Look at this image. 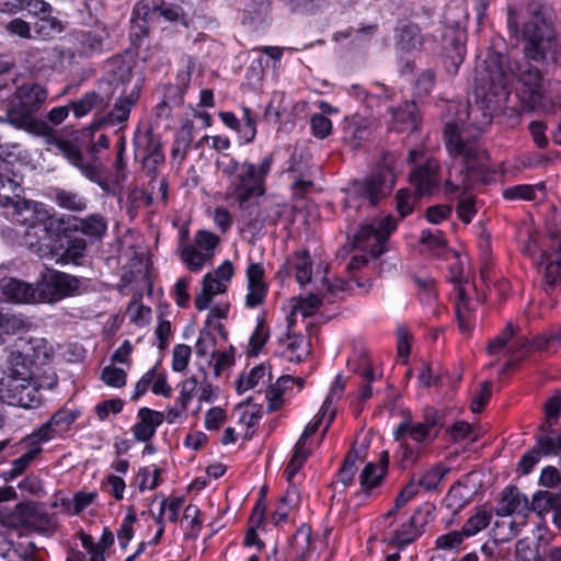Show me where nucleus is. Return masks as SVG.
Instances as JSON below:
<instances>
[{
  "label": "nucleus",
  "mask_w": 561,
  "mask_h": 561,
  "mask_svg": "<svg viewBox=\"0 0 561 561\" xmlns=\"http://www.w3.org/2000/svg\"><path fill=\"white\" fill-rule=\"evenodd\" d=\"M514 69L508 57L488 51L474 67L476 103L450 102L447 105L445 142L454 162L445 182L446 193L468 188L479 180L485 158L478 136L492 122L494 112L510 94Z\"/></svg>",
  "instance_id": "obj_1"
},
{
  "label": "nucleus",
  "mask_w": 561,
  "mask_h": 561,
  "mask_svg": "<svg viewBox=\"0 0 561 561\" xmlns=\"http://www.w3.org/2000/svg\"><path fill=\"white\" fill-rule=\"evenodd\" d=\"M47 98V90L38 83L28 82L20 85L11 98L4 121L18 129L42 137L47 150L64 156L70 164L80 170L82 175L103 190H107L102 163L98 160H84L80 149L73 142L60 138L54 127L35 116ZM2 121L0 118V122Z\"/></svg>",
  "instance_id": "obj_2"
},
{
  "label": "nucleus",
  "mask_w": 561,
  "mask_h": 561,
  "mask_svg": "<svg viewBox=\"0 0 561 561\" xmlns=\"http://www.w3.org/2000/svg\"><path fill=\"white\" fill-rule=\"evenodd\" d=\"M10 216L26 227L24 244L36 254L47 251L49 238L58 237L66 224V216H57L53 208L31 199H16Z\"/></svg>",
  "instance_id": "obj_3"
},
{
  "label": "nucleus",
  "mask_w": 561,
  "mask_h": 561,
  "mask_svg": "<svg viewBox=\"0 0 561 561\" xmlns=\"http://www.w3.org/2000/svg\"><path fill=\"white\" fill-rule=\"evenodd\" d=\"M8 364V368L0 371V401L24 409L39 407L42 396L26 358L21 353H12Z\"/></svg>",
  "instance_id": "obj_4"
},
{
  "label": "nucleus",
  "mask_w": 561,
  "mask_h": 561,
  "mask_svg": "<svg viewBox=\"0 0 561 561\" xmlns=\"http://www.w3.org/2000/svg\"><path fill=\"white\" fill-rule=\"evenodd\" d=\"M271 167V157H265L259 164L231 160L222 169L228 180L226 198L233 199L242 207L251 198L263 195Z\"/></svg>",
  "instance_id": "obj_5"
},
{
  "label": "nucleus",
  "mask_w": 561,
  "mask_h": 561,
  "mask_svg": "<svg viewBox=\"0 0 561 561\" xmlns=\"http://www.w3.org/2000/svg\"><path fill=\"white\" fill-rule=\"evenodd\" d=\"M424 160V165H415L410 173V184L415 193L407 188L397 192V210L403 218L413 211L417 197L433 194L438 188V162L432 158H424L422 148L412 149L409 153V162L416 164Z\"/></svg>",
  "instance_id": "obj_6"
},
{
  "label": "nucleus",
  "mask_w": 561,
  "mask_h": 561,
  "mask_svg": "<svg viewBox=\"0 0 561 561\" xmlns=\"http://www.w3.org/2000/svg\"><path fill=\"white\" fill-rule=\"evenodd\" d=\"M522 19H527L523 26V37L526 41V57L540 60L553 51L554 38L545 19L542 5L531 2L522 12Z\"/></svg>",
  "instance_id": "obj_7"
},
{
  "label": "nucleus",
  "mask_w": 561,
  "mask_h": 561,
  "mask_svg": "<svg viewBox=\"0 0 561 561\" xmlns=\"http://www.w3.org/2000/svg\"><path fill=\"white\" fill-rule=\"evenodd\" d=\"M518 79V96L526 108L543 113H553L561 108V88L545 93L541 75L537 68L525 64L519 68Z\"/></svg>",
  "instance_id": "obj_8"
},
{
  "label": "nucleus",
  "mask_w": 561,
  "mask_h": 561,
  "mask_svg": "<svg viewBox=\"0 0 561 561\" xmlns=\"http://www.w3.org/2000/svg\"><path fill=\"white\" fill-rule=\"evenodd\" d=\"M393 186V174L388 169H381L364 181L355 182L345 198L347 210H358L371 207L383 197Z\"/></svg>",
  "instance_id": "obj_9"
},
{
  "label": "nucleus",
  "mask_w": 561,
  "mask_h": 561,
  "mask_svg": "<svg viewBox=\"0 0 561 561\" xmlns=\"http://www.w3.org/2000/svg\"><path fill=\"white\" fill-rule=\"evenodd\" d=\"M345 290V282L329 274L328 267H323V276L317 282L316 291L307 296H299L291 300V316H312L323 301L332 304L341 293Z\"/></svg>",
  "instance_id": "obj_10"
},
{
  "label": "nucleus",
  "mask_w": 561,
  "mask_h": 561,
  "mask_svg": "<svg viewBox=\"0 0 561 561\" xmlns=\"http://www.w3.org/2000/svg\"><path fill=\"white\" fill-rule=\"evenodd\" d=\"M394 229L396 221L390 215L366 222L354 234V247L374 257L379 256L385 251L386 240Z\"/></svg>",
  "instance_id": "obj_11"
},
{
  "label": "nucleus",
  "mask_w": 561,
  "mask_h": 561,
  "mask_svg": "<svg viewBox=\"0 0 561 561\" xmlns=\"http://www.w3.org/2000/svg\"><path fill=\"white\" fill-rule=\"evenodd\" d=\"M218 244V236L207 230H198L193 243L180 248V257L191 272L198 273L213 259Z\"/></svg>",
  "instance_id": "obj_12"
},
{
  "label": "nucleus",
  "mask_w": 561,
  "mask_h": 561,
  "mask_svg": "<svg viewBox=\"0 0 561 561\" xmlns=\"http://www.w3.org/2000/svg\"><path fill=\"white\" fill-rule=\"evenodd\" d=\"M80 287V279L67 273L49 270L38 282L41 302H56L75 295Z\"/></svg>",
  "instance_id": "obj_13"
},
{
  "label": "nucleus",
  "mask_w": 561,
  "mask_h": 561,
  "mask_svg": "<svg viewBox=\"0 0 561 561\" xmlns=\"http://www.w3.org/2000/svg\"><path fill=\"white\" fill-rule=\"evenodd\" d=\"M424 44V36L416 25L407 24L398 27L396 32V53L402 66L401 73L411 72L414 68L410 57L421 51Z\"/></svg>",
  "instance_id": "obj_14"
},
{
  "label": "nucleus",
  "mask_w": 561,
  "mask_h": 561,
  "mask_svg": "<svg viewBox=\"0 0 561 561\" xmlns=\"http://www.w3.org/2000/svg\"><path fill=\"white\" fill-rule=\"evenodd\" d=\"M561 347V325L537 335L531 341L518 337L510 347L512 360H519L530 352L556 353Z\"/></svg>",
  "instance_id": "obj_15"
},
{
  "label": "nucleus",
  "mask_w": 561,
  "mask_h": 561,
  "mask_svg": "<svg viewBox=\"0 0 561 561\" xmlns=\"http://www.w3.org/2000/svg\"><path fill=\"white\" fill-rule=\"evenodd\" d=\"M530 512V503L527 496L522 494L517 488L508 486L503 491V495L496 506V514L499 516H515V519L511 523L514 534L519 533L520 528L526 524V518Z\"/></svg>",
  "instance_id": "obj_16"
},
{
  "label": "nucleus",
  "mask_w": 561,
  "mask_h": 561,
  "mask_svg": "<svg viewBox=\"0 0 561 561\" xmlns=\"http://www.w3.org/2000/svg\"><path fill=\"white\" fill-rule=\"evenodd\" d=\"M474 285L469 282L455 285L456 319L460 333L469 335L476 324V307L478 301L471 298Z\"/></svg>",
  "instance_id": "obj_17"
},
{
  "label": "nucleus",
  "mask_w": 561,
  "mask_h": 561,
  "mask_svg": "<svg viewBox=\"0 0 561 561\" xmlns=\"http://www.w3.org/2000/svg\"><path fill=\"white\" fill-rule=\"evenodd\" d=\"M58 237L49 238L47 251L37 252L39 257H51L58 264H78L87 251V241L83 238L75 237L67 241L66 247L58 243Z\"/></svg>",
  "instance_id": "obj_18"
},
{
  "label": "nucleus",
  "mask_w": 561,
  "mask_h": 561,
  "mask_svg": "<svg viewBox=\"0 0 561 561\" xmlns=\"http://www.w3.org/2000/svg\"><path fill=\"white\" fill-rule=\"evenodd\" d=\"M134 145L136 159H139L149 172H153L164 162L159 136L150 131L139 133L135 137Z\"/></svg>",
  "instance_id": "obj_19"
},
{
  "label": "nucleus",
  "mask_w": 561,
  "mask_h": 561,
  "mask_svg": "<svg viewBox=\"0 0 561 561\" xmlns=\"http://www.w3.org/2000/svg\"><path fill=\"white\" fill-rule=\"evenodd\" d=\"M538 271L542 275L545 289L554 288L561 282V234L554 236L551 252H545L540 256Z\"/></svg>",
  "instance_id": "obj_20"
},
{
  "label": "nucleus",
  "mask_w": 561,
  "mask_h": 561,
  "mask_svg": "<svg viewBox=\"0 0 561 561\" xmlns=\"http://www.w3.org/2000/svg\"><path fill=\"white\" fill-rule=\"evenodd\" d=\"M435 425L436 420L434 416H426L424 422L407 420L398 425L393 431V436L396 440H408L410 438L417 445L427 444L437 436L432 433Z\"/></svg>",
  "instance_id": "obj_21"
},
{
  "label": "nucleus",
  "mask_w": 561,
  "mask_h": 561,
  "mask_svg": "<svg viewBox=\"0 0 561 561\" xmlns=\"http://www.w3.org/2000/svg\"><path fill=\"white\" fill-rule=\"evenodd\" d=\"M264 266L261 263H251L247 268L245 305L249 308L262 305L266 298L268 286L264 280Z\"/></svg>",
  "instance_id": "obj_22"
},
{
  "label": "nucleus",
  "mask_w": 561,
  "mask_h": 561,
  "mask_svg": "<svg viewBox=\"0 0 561 561\" xmlns=\"http://www.w3.org/2000/svg\"><path fill=\"white\" fill-rule=\"evenodd\" d=\"M65 226L67 230L81 232L94 240H101L107 231V220L100 214H91L84 218L67 216Z\"/></svg>",
  "instance_id": "obj_23"
},
{
  "label": "nucleus",
  "mask_w": 561,
  "mask_h": 561,
  "mask_svg": "<svg viewBox=\"0 0 561 561\" xmlns=\"http://www.w3.org/2000/svg\"><path fill=\"white\" fill-rule=\"evenodd\" d=\"M163 421L162 412L146 407L140 408L137 412V421L131 427L134 438L142 443L150 440Z\"/></svg>",
  "instance_id": "obj_24"
},
{
  "label": "nucleus",
  "mask_w": 561,
  "mask_h": 561,
  "mask_svg": "<svg viewBox=\"0 0 561 561\" xmlns=\"http://www.w3.org/2000/svg\"><path fill=\"white\" fill-rule=\"evenodd\" d=\"M0 287L3 295L11 301L18 304L41 302L38 285L34 287L15 278H4L1 280Z\"/></svg>",
  "instance_id": "obj_25"
},
{
  "label": "nucleus",
  "mask_w": 561,
  "mask_h": 561,
  "mask_svg": "<svg viewBox=\"0 0 561 561\" xmlns=\"http://www.w3.org/2000/svg\"><path fill=\"white\" fill-rule=\"evenodd\" d=\"M288 274H293L300 286L312 280L313 265L310 254L305 250L293 253L285 263Z\"/></svg>",
  "instance_id": "obj_26"
},
{
  "label": "nucleus",
  "mask_w": 561,
  "mask_h": 561,
  "mask_svg": "<svg viewBox=\"0 0 561 561\" xmlns=\"http://www.w3.org/2000/svg\"><path fill=\"white\" fill-rule=\"evenodd\" d=\"M20 183L11 169V164L0 159V206L12 207L18 197Z\"/></svg>",
  "instance_id": "obj_27"
},
{
  "label": "nucleus",
  "mask_w": 561,
  "mask_h": 561,
  "mask_svg": "<svg viewBox=\"0 0 561 561\" xmlns=\"http://www.w3.org/2000/svg\"><path fill=\"white\" fill-rule=\"evenodd\" d=\"M424 523L421 511H415L408 522L393 533L390 541L399 548L405 547L421 535Z\"/></svg>",
  "instance_id": "obj_28"
},
{
  "label": "nucleus",
  "mask_w": 561,
  "mask_h": 561,
  "mask_svg": "<svg viewBox=\"0 0 561 561\" xmlns=\"http://www.w3.org/2000/svg\"><path fill=\"white\" fill-rule=\"evenodd\" d=\"M389 463L388 451H382L378 463L369 462L363 469L359 480L364 490H370L377 486L383 478Z\"/></svg>",
  "instance_id": "obj_29"
},
{
  "label": "nucleus",
  "mask_w": 561,
  "mask_h": 561,
  "mask_svg": "<svg viewBox=\"0 0 561 561\" xmlns=\"http://www.w3.org/2000/svg\"><path fill=\"white\" fill-rule=\"evenodd\" d=\"M392 125L399 131H413L419 125L417 108L414 102H405L402 107L392 108Z\"/></svg>",
  "instance_id": "obj_30"
},
{
  "label": "nucleus",
  "mask_w": 561,
  "mask_h": 561,
  "mask_svg": "<svg viewBox=\"0 0 561 561\" xmlns=\"http://www.w3.org/2000/svg\"><path fill=\"white\" fill-rule=\"evenodd\" d=\"M449 472V468L443 463H435L422 470L419 476H414L419 488L426 491L435 490L445 476Z\"/></svg>",
  "instance_id": "obj_31"
},
{
  "label": "nucleus",
  "mask_w": 561,
  "mask_h": 561,
  "mask_svg": "<svg viewBox=\"0 0 561 561\" xmlns=\"http://www.w3.org/2000/svg\"><path fill=\"white\" fill-rule=\"evenodd\" d=\"M270 380V368L261 364L253 367L247 375L240 377L237 382V390L239 393H242L260 385H265Z\"/></svg>",
  "instance_id": "obj_32"
},
{
  "label": "nucleus",
  "mask_w": 561,
  "mask_h": 561,
  "mask_svg": "<svg viewBox=\"0 0 561 561\" xmlns=\"http://www.w3.org/2000/svg\"><path fill=\"white\" fill-rule=\"evenodd\" d=\"M54 199L59 207L70 211H83L87 208V199L72 191L56 188Z\"/></svg>",
  "instance_id": "obj_33"
},
{
  "label": "nucleus",
  "mask_w": 561,
  "mask_h": 561,
  "mask_svg": "<svg viewBox=\"0 0 561 561\" xmlns=\"http://www.w3.org/2000/svg\"><path fill=\"white\" fill-rule=\"evenodd\" d=\"M296 380L290 376H282L276 382L270 387L266 392V399L268 400V410L274 411L282 407L284 391L290 388Z\"/></svg>",
  "instance_id": "obj_34"
},
{
  "label": "nucleus",
  "mask_w": 561,
  "mask_h": 561,
  "mask_svg": "<svg viewBox=\"0 0 561 561\" xmlns=\"http://www.w3.org/2000/svg\"><path fill=\"white\" fill-rule=\"evenodd\" d=\"M309 353V344L302 335H289L286 341L284 356L287 360L299 363Z\"/></svg>",
  "instance_id": "obj_35"
},
{
  "label": "nucleus",
  "mask_w": 561,
  "mask_h": 561,
  "mask_svg": "<svg viewBox=\"0 0 561 561\" xmlns=\"http://www.w3.org/2000/svg\"><path fill=\"white\" fill-rule=\"evenodd\" d=\"M311 552L310 534L308 530L299 529L293 537L290 556L293 561H307Z\"/></svg>",
  "instance_id": "obj_36"
},
{
  "label": "nucleus",
  "mask_w": 561,
  "mask_h": 561,
  "mask_svg": "<svg viewBox=\"0 0 561 561\" xmlns=\"http://www.w3.org/2000/svg\"><path fill=\"white\" fill-rule=\"evenodd\" d=\"M270 337V331L264 319L259 318L256 327L252 332L247 353L251 356H257Z\"/></svg>",
  "instance_id": "obj_37"
},
{
  "label": "nucleus",
  "mask_w": 561,
  "mask_h": 561,
  "mask_svg": "<svg viewBox=\"0 0 561 561\" xmlns=\"http://www.w3.org/2000/svg\"><path fill=\"white\" fill-rule=\"evenodd\" d=\"M110 101V98H102L95 92L85 93L80 100L72 102V110L76 117L80 118L85 116L94 107L105 105Z\"/></svg>",
  "instance_id": "obj_38"
},
{
  "label": "nucleus",
  "mask_w": 561,
  "mask_h": 561,
  "mask_svg": "<svg viewBox=\"0 0 561 561\" xmlns=\"http://www.w3.org/2000/svg\"><path fill=\"white\" fill-rule=\"evenodd\" d=\"M229 311L228 304H219L209 309L207 319L205 321V328L211 329L222 337L227 339V332L220 320L226 319Z\"/></svg>",
  "instance_id": "obj_39"
},
{
  "label": "nucleus",
  "mask_w": 561,
  "mask_h": 561,
  "mask_svg": "<svg viewBox=\"0 0 561 561\" xmlns=\"http://www.w3.org/2000/svg\"><path fill=\"white\" fill-rule=\"evenodd\" d=\"M160 469L156 466L142 467L139 468L137 476L135 478V483L137 484L140 492L146 490H154L160 481Z\"/></svg>",
  "instance_id": "obj_40"
},
{
  "label": "nucleus",
  "mask_w": 561,
  "mask_h": 561,
  "mask_svg": "<svg viewBox=\"0 0 561 561\" xmlns=\"http://www.w3.org/2000/svg\"><path fill=\"white\" fill-rule=\"evenodd\" d=\"M138 98L137 91H131L129 95L119 98L116 102L113 112L111 113V122L122 124L125 123L128 117L133 105Z\"/></svg>",
  "instance_id": "obj_41"
},
{
  "label": "nucleus",
  "mask_w": 561,
  "mask_h": 561,
  "mask_svg": "<svg viewBox=\"0 0 561 561\" xmlns=\"http://www.w3.org/2000/svg\"><path fill=\"white\" fill-rule=\"evenodd\" d=\"M491 517V512L484 508L477 511V513L472 515L470 518H468L462 526V531L466 535V537L474 536L479 531L486 528L490 524Z\"/></svg>",
  "instance_id": "obj_42"
},
{
  "label": "nucleus",
  "mask_w": 561,
  "mask_h": 561,
  "mask_svg": "<svg viewBox=\"0 0 561 561\" xmlns=\"http://www.w3.org/2000/svg\"><path fill=\"white\" fill-rule=\"evenodd\" d=\"M310 448H299L295 445L294 453L285 468L284 476L288 483H293L296 474L299 472L308 456L310 455Z\"/></svg>",
  "instance_id": "obj_43"
},
{
  "label": "nucleus",
  "mask_w": 561,
  "mask_h": 561,
  "mask_svg": "<svg viewBox=\"0 0 561 561\" xmlns=\"http://www.w3.org/2000/svg\"><path fill=\"white\" fill-rule=\"evenodd\" d=\"M422 244L434 255H440L446 248V240L439 229L423 230L420 238Z\"/></svg>",
  "instance_id": "obj_44"
},
{
  "label": "nucleus",
  "mask_w": 561,
  "mask_h": 561,
  "mask_svg": "<svg viewBox=\"0 0 561 561\" xmlns=\"http://www.w3.org/2000/svg\"><path fill=\"white\" fill-rule=\"evenodd\" d=\"M127 317L138 327H144L151 319V309L140 302L139 297H135L127 307Z\"/></svg>",
  "instance_id": "obj_45"
},
{
  "label": "nucleus",
  "mask_w": 561,
  "mask_h": 561,
  "mask_svg": "<svg viewBox=\"0 0 561 561\" xmlns=\"http://www.w3.org/2000/svg\"><path fill=\"white\" fill-rule=\"evenodd\" d=\"M58 431L55 430L48 422L44 423L38 430L27 435L23 443L26 447L42 448V444L47 443L56 437Z\"/></svg>",
  "instance_id": "obj_46"
},
{
  "label": "nucleus",
  "mask_w": 561,
  "mask_h": 561,
  "mask_svg": "<svg viewBox=\"0 0 561 561\" xmlns=\"http://www.w3.org/2000/svg\"><path fill=\"white\" fill-rule=\"evenodd\" d=\"M345 136L353 141L354 146H358L360 141L366 139L368 136V129L365 122L359 117H353L347 121L345 125Z\"/></svg>",
  "instance_id": "obj_47"
},
{
  "label": "nucleus",
  "mask_w": 561,
  "mask_h": 561,
  "mask_svg": "<svg viewBox=\"0 0 561 561\" xmlns=\"http://www.w3.org/2000/svg\"><path fill=\"white\" fill-rule=\"evenodd\" d=\"M211 329L204 328L198 335L195 344L196 355L199 357H206L215 355L216 340L211 333Z\"/></svg>",
  "instance_id": "obj_48"
},
{
  "label": "nucleus",
  "mask_w": 561,
  "mask_h": 561,
  "mask_svg": "<svg viewBox=\"0 0 561 561\" xmlns=\"http://www.w3.org/2000/svg\"><path fill=\"white\" fill-rule=\"evenodd\" d=\"M298 500V494L294 488L287 490L285 496H283L273 513V522L278 524L287 519L290 505L296 504Z\"/></svg>",
  "instance_id": "obj_49"
},
{
  "label": "nucleus",
  "mask_w": 561,
  "mask_h": 561,
  "mask_svg": "<svg viewBox=\"0 0 561 561\" xmlns=\"http://www.w3.org/2000/svg\"><path fill=\"white\" fill-rule=\"evenodd\" d=\"M36 33L44 39L54 37L64 31L62 23L56 18H42L36 22Z\"/></svg>",
  "instance_id": "obj_50"
},
{
  "label": "nucleus",
  "mask_w": 561,
  "mask_h": 561,
  "mask_svg": "<svg viewBox=\"0 0 561 561\" xmlns=\"http://www.w3.org/2000/svg\"><path fill=\"white\" fill-rule=\"evenodd\" d=\"M400 443L399 454L401 466L405 469L413 466L422 455V448L420 446H412L407 439L398 440Z\"/></svg>",
  "instance_id": "obj_51"
},
{
  "label": "nucleus",
  "mask_w": 561,
  "mask_h": 561,
  "mask_svg": "<svg viewBox=\"0 0 561 561\" xmlns=\"http://www.w3.org/2000/svg\"><path fill=\"white\" fill-rule=\"evenodd\" d=\"M357 459L356 453H348L339 473L337 482H341L344 486L353 483L357 468L355 466Z\"/></svg>",
  "instance_id": "obj_52"
},
{
  "label": "nucleus",
  "mask_w": 561,
  "mask_h": 561,
  "mask_svg": "<svg viewBox=\"0 0 561 561\" xmlns=\"http://www.w3.org/2000/svg\"><path fill=\"white\" fill-rule=\"evenodd\" d=\"M27 328V322L21 316L5 313L0 325V333L16 334Z\"/></svg>",
  "instance_id": "obj_53"
},
{
  "label": "nucleus",
  "mask_w": 561,
  "mask_h": 561,
  "mask_svg": "<svg viewBox=\"0 0 561 561\" xmlns=\"http://www.w3.org/2000/svg\"><path fill=\"white\" fill-rule=\"evenodd\" d=\"M537 447L545 456L556 455L561 451V433L558 436L543 433L537 438Z\"/></svg>",
  "instance_id": "obj_54"
},
{
  "label": "nucleus",
  "mask_w": 561,
  "mask_h": 561,
  "mask_svg": "<svg viewBox=\"0 0 561 561\" xmlns=\"http://www.w3.org/2000/svg\"><path fill=\"white\" fill-rule=\"evenodd\" d=\"M104 490L117 501L124 499L126 483L122 477L108 474L102 482Z\"/></svg>",
  "instance_id": "obj_55"
},
{
  "label": "nucleus",
  "mask_w": 561,
  "mask_h": 561,
  "mask_svg": "<svg viewBox=\"0 0 561 561\" xmlns=\"http://www.w3.org/2000/svg\"><path fill=\"white\" fill-rule=\"evenodd\" d=\"M127 375L124 369L106 366L102 370V380L110 387L121 388L126 385Z\"/></svg>",
  "instance_id": "obj_56"
},
{
  "label": "nucleus",
  "mask_w": 561,
  "mask_h": 561,
  "mask_svg": "<svg viewBox=\"0 0 561 561\" xmlns=\"http://www.w3.org/2000/svg\"><path fill=\"white\" fill-rule=\"evenodd\" d=\"M5 31L12 35L23 39H32V27L28 22L21 18H14L5 24Z\"/></svg>",
  "instance_id": "obj_57"
},
{
  "label": "nucleus",
  "mask_w": 561,
  "mask_h": 561,
  "mask_svg": "<svg viewBox=\"0 0 561 561\" xmlns=\"http://www.w3.org/2000/svg\"><path fill=\"white\" fill-rule=\"evenodd\" d=\"M192 350L186 344H178L172 353V369L174 371H183L190 362Z\"/></svg>",
  "instance_id": "obj_58"
},
{
  "label": "nucleus",
  "mask_w": 561,
  "mask_h": 561,
  "mask_svg": "<svg viewBox=\"0 0 561 561\" xmlns=\"http://www.w3.org/2000/svg\"><path fill=\"white\" fill-rule=\"evenodd\" d=\"M465 48L459 39L454 43V49L451 54H448L445 59V68L450 75H455L458 71L459 66L463 61Z\"/></svg>",
  "instance_id": "obj_59"
},
{
  "label": "nucleus",
  "mask_w": 561,
  "mask_h": 561,
  "mask_svg": "<svg viewBox=\"0 0 561 561\" xmlns=\"http://www.w3.org/2000/svg\"><path fill=\"white\" fill-rule=\"evenodd\" d=\"M310 125L313 136L319 139L328 137L332 131V122L323 114H314Z\"/></svg>",
  "instance_id": "obj_60"
},
{
  "label": "nucleus",
  "mask_w": 561,
  "mask_h": 561,
  "mask_svg": "<svg viewBox=\"0 0 561 561\" xmlns=\"http://www.w3.org/2000/svg\"><path fill=\"white\" fill-rule=\"evenodd\" d=\"M535 186L527 184H519L512 187L506 188L503 192V196L506 199H524L531 201L535 198Z\"/></svg>",
  "instance_id": "obj_61"
},
{
  "label": "nucleus",
  "mask_w": 561,
  "mask_h": 561,
  "mask_svg": "<svg viewBox=\"0 0 561 561\" xmlns=\"http://www.w3.org/2000/svg\"><path fill=\"white\" fill-rule=\"evenodd\" d=\"M465 537H466V535L463 534L462 530L461 531H458V530L450 531L448 534L438 536L435 541V545H436V548H438V549L451 550V549L459 547Z\"/></svg>",
  "instance_id": "obj_62"
},
{
  "label": "nucleus",
  "mask_w": 561,
  "mask_h": 561,
  "mask_svg": "<svg viewBox=\"0 0 561 561\" xmlns=\"http://www.w3.org/2000/svg\"><path fill=\"white\" fill-rule=\"evenodd\" d=\"M552 492L539 491L533 497L530 505L531 511L538 512V514H545L549 511H553Z\"/></svg>",
  "instance_id": "obj_63"
},
{
  "label": "nucleus",
  "mask_w": 561,
  "mask_h": 561,
  "mask_svg": "<svg viewBox=\"0 0 561 561\" xmlns=\"http://www.w3.org/2000/svg\"><path fill=\"white\" fill-rule=\"evenodd\" d=\"M154 368V379L152 380L151 391L156 396H161L163 398H170L172 396V387L169 385L167 380V375L162 371H159L157 367Z\"/></svg>",
  "instance_id": "obj_64"
}]
</instances>
